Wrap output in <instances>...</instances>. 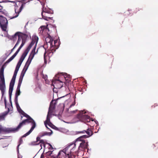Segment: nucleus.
Listing matches in <instances>:
<instances>
[{
    "instance_id": "nucleus-9",
    "label": "nucleus",
    "mask_w": 158,
    "mask_h": 158,
    "mask_svg": "<svg viewBox=\"0 0 158 158\" xmlns=\"http://www.w3.org/2000/svg\"><path fill=\"white\" fill-rule=\"evenodd\" d=\"M86 111L85 110L80 111V121L81 120L83 121L85 120H88V119L89 121L90 120L89 117L86 114ZM87 121H89L87 120Z\"/></svg>"
},
{
    "instance_id": "nucleus-3",
    "label": "nucleus",
    "mask_w": 158,
    "mask_h": 158,
    "mask_svg": "<svg viewBox=\"0 0 158 158\" xmlns=\"http://www.w3.org/2000/svg\"><path fill=\"white\" fill-rule=\"evenodd\" d=\"M38 40V38L37 37H35L34 39H33L32 40L31 42L30 43L29 45L25 50L23 52L22 55L19 60L16 67L19 68L22 63L24 60L25 57L27 56L28 53L29 52L31 47L34 45V44L36 43V44L34 47L33 49L34 48V47L36 46V44L37 43Z\"/></svg>"
},
{
    "instance_id": "nucleus-16",
    "label": "nucleus",
    "mask_w": 158,
    "mask_h": 158,
    "mask_svg": "<svg viewBox=\"0 0 158 158\" xmlns=\"http://www.w3.org/2000/svg\"><path fill=\"white\" fill-rule=\"evenodd\" d=\"M19 31L17 32L15 34L11 36L10 39L13 40V41H16L17 40V37H18L19 38Z\"/></svg>"
},
{
    "instance_id": "nucleus-39",
    "label": "nucleus",
    "mask_w": 158,
    "mask_h": 158,
    "mask_svg": "<svg viewBox=\"0 0 158 158\" xmlns=\"http://www.w3.org/2000/svg\"><path fill=\"white\" fill-rule=\"evenodd\" d=\"M75 104V103H73L70 106V107H71L72 106H74Z\"/></svg>"
},
{
    "instance_id": "nucleus-44",
    "label": "nucleus",
    "mask_w": 158,
    "mask_h": 158,
    "mask_svg": "<svg viewBox=\"0 0 158 158\" xmlns=\"http://www.w3.org/2000/svg\"><path fill=\"white\" fill-rule=\"evenodd\" d=\"M44 8V7L43 8V7H42V8H43V9Z\"/></svg>"
},
{
    "instance_id": "nucleus-24",
    "label": "nucleus",
    "mask_w": 158,
    "mask_h": 158,
    "mask_svg": "<svg viewBox=\"0 0 158 158\" xmlns=\"http://www.w3.org/2000/svg\"><path fill=\"white\" fill-rule=\"evenodd\" d=\"M20 113L24 117H26L27 118L31 117L30 116L25 113L23 110H21V112Z\"/></svg>"
},
{
    "instance_id": "nucleus-8",
    "label": "nucleus",
    "mask_w": 158,
    "mask_h": 158,
    "mask_svg": "<svg viewBox=\"0 0 158 158\" xmlns=\"http://www.w3.org/2000/svg\"><path fill=\"white\" fill-rule=\"evenodd\" d=\"M53 40L51 36L48 34V36L45 38L46 43L47 45L49 44L50 47H52L54 46H56V44L57 43V40H56L54 41V45L53 44L52 42Z\"/></svg>"
},
{
    "instance_id": "nucleus-42",
    "label": "nucleus",
    "mask_w": 158,
    "mask_h": 158,
    "mask_svg": "<svg viewBox=\"0 0 158 158\" xmlns=\"http://www.w3.org/2000/svg\"><path fill=\"white\" fill-rule=\"evenodd\" d=\"M95 123H97V122H97V121H95Z\"/></svg>"
},
{
    "instance_id": "nucleus-25",
    "label": "nucleus",
    "mask_w": 158,
    "mask_h": 158,
    "mask_svg": "<svg viewBox=\"0 0 158 158\" xmlns=\"http://www.w3.org/2000/svg\"><path fill=\"white\" fill-rule=\"evenodd\" d=\"M49 112H48V115L47 117L46 120L44 122V123H47V124L48 123H49L50 122V117H49Z\"/></svg>"
},
{
    "instance_id": "nucleus-37",
    "label": "nucleus",
    "mask_w": 158,
    "mask_h": 158,
    "mask_svg": "<svg viewBox=\"0 0 158 158\" xmlns=\"http://www.w3.org/2000/svg\"><path fill=\"white\" fill-rule=\"evenodd\" d=\"M46 51H45L44 54V61H45V60H46V59H45V58H46Z\"/></svg>"
},
{
    "instance_id": "nucleus-18",
    "label": "nucleus",
    "mask_w": 158,
    "mask_h": 158,
    "mask_svg": "<svg viewBox=\"0 0 158 158\" xmlns=\"http://www.w3.org/2000/svg\"><path fill=\"white\" fill-rule=\"evenodd\" d=\"M51 132H44L41 133L40 134V137H42L43 136H44L45 135H48V136H50L51 135V134L52 133V131L51 130Z\"/></svg>"
},
{
    "instance_id": "nucleus-27",
    "label": "nucleus",
    "mask_w": 158,
    "mask_h": 158,
    "mask_svg": "<svg viewBox=\"0 0 158 158\" xmlns=\"http://www.w3.org/2000/svg\"><path fill=\"white\" fill-rule=\"evenodd\" d=\"M19 144L17 146V149L18 150L19 149V146L22 143H23V140L22 139V138H21L19 140Z\"/></svg>"
},
{
    "instance_id": "nucleus-11",
    "label": "nucleus",
    "mask_w": 158,
    "mask_h": 158,
    "mask_svg": "<svg viewBox=\"0 0 158 158\" xmlns=\"http://www.w3.org/2000/svg\"><path fill=\"white\" fill-rule=\"evenodd\" d=\"M62 83L63 82L61 81L60 80H57L54 82V86L56 88L60 89L63 86Z\"/></svg>"
},
{
    "instance_id": "nucleus-6",
    "label": "nucleus",
    "mask_w": 158,
    "mask_h": 158,
    "mask_svg": "<svg viewBox=\"0 0 158 158\" xmlns=\"http://www.w3.org/2000/svg\"><path fill=\"white\" fill-rule=\"evenodd\" d=\"M4 68L2 66L0 71V78L2 81V83L0 84V89L1 91L2 94L3 96L5 92V89L6 88L5 81L4 76Z\"/></svg>"
},
{
    "instance_id": "nucleus-10",
    "label": "nucleus",
    "mask_w": 158,
    "mask_h": 158,
    "mask_svg": "<svg viewBox=\"0 0 158 158\" xmlns=\"http://www.w3.org/2000/svg\"><path fill=\"white\" fill-rule=\"evenodd\" d=\"M5 115L6 114H4L2 115L0 114V120L4 119ZM10 131V130L9 129L3 128L2 127L1 125H0V133L2 132H8Z\"/></svg>"
},
{
    "instance_id": "nucleus-38",
    "label": "nucleus",
    "mask_w": 158,
    "mask_h": 158,
    "mask_svg": "<svg viewBox=\"0 0 158 158\" xmlns=\"http://www.w3.org/2000/svg\"><path fill=\"white\" fill-rule=\"evenodd\" d=\"M15 79L12 78L11 82L15 83Z\"/></svg>"
},
{
    "instance_id": "nucleus-12",
    "label": "nucleus",
    "mask_w": 158,
    "mask_h": 158,
    "mask_svg": "<svg viewBox=\"0 0 158 158\" xmlns=\"http://www.w3.org/2000/svg\"><path fill=\"white\" fill-rule=\"evenodd\" d=\"M48 29L47 28L46 26H43L40 27L39 29V31H40V33L41 34H43L44 31L45 32H47Z\"/></svg>"
},
{
    "instance_id": "nucleus-21",
    "label": "nucleus",
    "mask_w": 158,
    "mask_h": 158,
    "mask_svg": "<svg viewBox=\"0 0 158 158\" xmlns=\"http://www.w3.org/2000/svg\"><path fill=\"white\" fill-rule=\"evenodd\" d=\"M13 88L12 87H10L9 90V94L10 98V101L11 103V97L12 95V93L13 90Z\"/></svg>"
},
{
    "instance_id": "nucleus-40",
    "label": "nucleus",
    "mask_w": 158,
    "mask_h": 158,
    "mask_svg": "<svg viewBox=\"0 0 158 158\" xmlns=\"http://www.w3.org/2000/svg\"><path fill=\"white\" fill-rule=\"evenodd\" d=\"M49 145L50 146V148H51V149H53V148L52 145L51 144H49Z\"/></svg>"
},
{
    "instance_id": "nucleus-29",
    "label": "nucleus",
    "mask_w": 158,
    "mask_h": 158,
    "mask_svg": "<svg viewBox=\"0 0 158 158\" xmlns=\"http://www.w3.org/2000/svg\"><path fill=\"white\" fill-rule=\"evenodd\" d=\"M18 42H16V44H15V46H14V48L12 49H11V52H12L14 50L15 48L19 44H18Z\"/></svg>"
},
{
    "instance_id": "nucleus-35",
    "label": "nucleus",
    "mask_w": 158,
    "mask_h": 158,
    "mask_svg": "<svg viewBox=\"0 0 158 158\" xmlns=\"http://www.w3.org/2000/svg\"><path fill=\"white\" fill-rule=\"evenodd\" d=\"M17 74L14 73V75L13 76L12 78L16 79V76Z\"/></svg>"
},
{
    "instance_id": "nucleus-36",
    "label": "nucleus",
    "mask_w": 158,
    "mask_h": 158,
    "mask_svg": "<svg viewBox=\"0 0 158 158\" xmlns=\"http://www.w3.org/2000/svg\"><path fill=\"white\" fill-rule=\"evenodd\" d=\"M40 137H37L36 138V142H38V141H40V140H41L40 139Z\"/></svg>"
},
{
    "instance_id": "nucleus-1",
    "label": "nucleus",
    "mask_w": 158,
    "mask_h": 158,
    "mask_svg": "<svg viewBox=\"0 0 158 158\" xmlns=\"http://www.w3.org/2000/svg\"><path fill=\"white\" fill-rule=\"evenodd\" d=\"M35 49L36 46H35L34 48L31 51V52L21 72L19 79V82L16 90L15 100H18V96L20 94V87L22 82L23 77L30 63H31L32 60L34 56L37 52L38 50L36 52H35Z\"/></svg>"
},
{
    "instance_id": "nucleus-13",
    "label": "nucleus",
    "mask_w": 158,
    "mask_h": 158,
    "mask_svg": "<svg viewBox=\"0 0 158 158\" xmlns=\"http://www.w3.org/2000/svg\"><path fill=\"white\" fill-rule=\"evenodd\" d=\"M63 77L64 78L66 83H69L71 81V77L69 75L65 73L63 75Z\"/></svg>"
},
{
    "instance_id": "nucleus-31",
    "label": "nucleus",
    "mask_w": 158,
    "mask_h": 158,
    "mask_svg": "<svg viewBox=\"0 0 158 158\" xmlns=\"http://www.w3.org/2000/svg\"><path fill=\"white\" fill-rule=\"evenodd\" d=\"M14 58L11 56L9 59L6 62V63H8L10 61H11L12 60H13Z\"/></svg>"
},
{
    "instance_id": "nucleus-23",
    "label": "nucleus",
    "mask_w": 158,
    "mask_h": 158,
    "mask_svg": "<svg viewBox=\"0 0 158 158\" xmlns=\"http://www.w3.org/2000/svg\"><path fill=\"white\" fill-rule=\"evenodd\" d=\"M0 14H3L6 16H7L8 15L7 12L5 11L4 10L2 9H0Z\"/></svg>"
},
{
    "instance_id": "nucleus-17",
    "label": "nucleus",
    "mask_w": 158,
    "mask_h": 158,
    "mask_svg": "<svg viewBox=\"0 0 158 158\" xmlns=\"http://www.w3.org/2000/svg\"><path fill=\"white\" fill-rule=\"evenodd\" d=\"M42 12H43L44 13L46 14H52L53 13V11L52 10L46 8H44L43 9Z\"/></svg>"
},
{
    "instance_id": "nucleus-30",
    "label": "nucleus",
    "mask_w": 158,
    "mask_h": 158,
    "mask_svg": "<svg viewBox=\"0 0 158 158\" xmlns=\"http://www.w3.org/2000/svg\"><path fill=\"white\" fill-rule=\"evenodd\" d=\"M15 83H14V82H10V84L9 87L13 88Z\"/></svg>"
},
{
    "instance_id": "nucleus-19",
    "label": "nucleus",
    "mask_w": 158,
    "mask_h": 158,
    "mask_svg": "<svg viewBox=\"0 0 158 158\" xmlns=\"http://www.w3.org/2000/svg\"><path fill=\"white\" fill-rule=\"evenodd\" d=\"M52 153V152L51 151H48L46 152V154H44L45 156L43 154L41 155L40 158H47V156H51Z\"/></svg>"
},
{
    "instance_id": "nucleus-33",
    "label": "nucleus",
    "mask_w": 158,
    "mask_h": 158,
    "mask_svg": "<svg viewBox=\"0 0 158 158\" xmlns=\"http://www.w3.org/2000/svg\"><path fill=\"white\" fill-rule=\"evenodd\" d=\"M19 68L16 67L15 69V70L14 73L17 74V73L18 72V71H19Z\"/></svg>"
},
{
    "instance_id": "nucleus-22",
    "label": "nucleus",
    "mask_w": 158,
    "mask_h": 158,
    "mask_svg": "<svg viewBox=\"0 0 158 158\" xmlns=\"http://www.w3.org/2000/svg\"><path fill=\"white\" fill-rule=\"evenodd\" d=\"M15 102L17 110L20 113L21 112V110H22L21 109L19 105V104L18 102V100H15Z\"/></svg>"
},
{
    "instance_id": "nucleus-20",
    "label": "nucleus",
    "mask_w": 158,
    "mask_h": 158,
    "mask_svg": "<svg viewBox=\"0 0 158 158\" xmlns=\"http://www.w3.org/2000/svg\"><path fill=\"white\" fill-rule=\"evenodd\" d=\"M79 121V113H77V115L73 119V123H76Z\"/></svg>"
},
{
    "instance_id": "nucleus-15",
    "label": "nucleus",
    "mask_w": 158,
    "mask_h": 158,
    "mask_svg": "<svg viewBox=\"0 0 158 158\" xmlns=\"http://www.w3.org/2000/svg\"><path fill=\"white\" fill-rule=\"evenodd\" d=\"M41 15L42 18L45 20L48 21L49 19H51L52 18L48 16L47 14L44 13L43 12H42Z\"/></svg>"
},
{
    "instance_id": "nucleus-14",
    "label": "nucleus",
    "mask_w": 158,
    "mask_h": 158,
    "mask_svg": "<svg viewBox=\"0 0 158 158\" xmlns=\"http://www.w3.org/2000/svg\"><path fill=\"white\" fill-rule=\"evenodd\" d=\"M52 101H51L50 104L48 112L49 113H52L53 110H54L55 108V104H56V103H54V104H53L52 103Z\"/></svg>"
},
{
    "instance_id": "nucleus-32",
    "label": "nucleus",
    "mask_w": 158,
    "mask_h": 158,
    "mask_svg": "<svg viewBox=\"0 0 158 158\" xmlns=\"http://www.w3.org/2000/svg\"><path fill=\"white\" fill-rule=\"evenodd\" d=\"M47 124L51 127L53 128L54 127H55L51 122L48 123Z\"/></svg>"
},
{
    "instance_id": "nucleus-28",
    "label": "nucleus",
    "mask_w": 158,
    "mask_h": 158,
    "mask_svg": "<svg viewBox=\"0 0 158 158\" xmlns=\"http://www.w3.org/2000/svg\"><path fill=\"white\" fill-rule=\"evenodd\" d=\"M78 112L79 113V112L78 111V110H75L71 111L70 112V113L73 114H77Z\"/></svg>"
},
{
    "instance_id": "nucleus-4",
    "label": "nucleus",
    "mask_w": 158,
    "mask_h": 158,
    "mask_svg": "<svg viewBox=\"0 0 158 158\" xmlns=\"http://www.w3.org/2000/svg\"><path fill=\"white\" fill-rule=\"evenodd\" d=\"M90 130H89V129H88L87 131L84 130L82 131H80V134L86 133L88 135H80V142H81L80 143V147H81L83 148H87L88 145V143H86L85 141V140L82 139L87 138L92 135L93 133L92 132H91V134L90 135Z\"/></svg>"
},
{
    "instance_id": "nucleus-26",
    "label": "nucleus",
    "mask_w": 158,
    "mask_h": 158,
    "mask_svg": "<svg viewBox=\"0 0 158 158\" xmlns=\"http://www.w3.org/2000/svg\"><path fill=\"white\" fill-rule=\"evenodd\" d=\"M21 49V48H20L19 47V48H18V49L16 52L12 56H11L13 58H14L18 54V52Z\"/></svg>"
},
{
    "instance_id": "nucleus-34",
    "label": "nucleus",
    "mask_w": 158,
    "mask_h": 158,
    "mask_svg": "<svg viewBox=\"0 0 158 158\" xmlns=\"http://www.w3.org/2000/svg\"><path fill=\"white\" fill-rule=\"evenodd\" d=\"M40 143H42L45 145V142L44 140L41 139V140H40V142L38 143V144H39Z\"/></svg>"
},
{
    "instance_id": "nucleus-7",
    "label": "nucleus",
    "mask_w": 158,
    "mask_h": 158,
    "mask_svg": "<svg viewBox=\"0 0 158 158\" xmlns=\"http://www.w3.org/2000/svg\"><path fill=\"white\" fill-rule=\"evenodd\" d=\"M8 23V21L6 18L0 14V27L2 31H6Z\"/></svg>"
},
{
    "instance_id": "nucleus-41",
    "label": "nucleus",
    "mask_w": 158,
    "mask_h": 158,
    "mask_svg": "<svg viewBox=\"0 0 158 158\" xmlns=\"http://www.w3.org/2000/svg\"><path fill=\"white\" fill-rule=\"evenodd\" d=\"M44 124H45V126L48 129H49V128H48V127H47V123H44Z\"/></svg>"
},
{
    "instance_id": "nucleus-2",
    "label": "nucleus",
    "mask_w": 158,
    "mask_h": 158,
    "mask_svg": "<svg viewBox=\"0 0 158 158\" xmlns=\"http://www.w3.org/2000/svg\"><path fill=\"white\" fill-rule=\"evenodd\" d=\"M31 123L32 125V126L30 129V130L24 135L22 137H24L29 135L33 130L36 126V124L34 120L31 118H29L27 119L23 120L21 123H20L18 126L15 128H14L12 130L11 128H8L9 129L10 131L8 132H5L9 133L12 131H18L23 125H26L27 123Z\"/></svg>"
},
{
    "instance_id": "nucleus-5",
    "label": "nucleus",
    "mask_w": 158,
    "mask_h": 158,
    "mask_svg": "<svg viewBox=\"0 0 158 158\" xmlns=\"http://www.w3.org/2000/svg\"><path fill=\"white\" fill-rule=\"evenodd\" d=\"M19 38H18L17 42H19L18 44H19L21 41V39H22V44L19 47L21 48L25 44L27 38L29 36H30V35L29 33L27 32L25 33L19 32Z\"/></svg>"
},
{
    "instance_id": "nucleus-43",
    "label": "nucleus",
    "mask_w": 158,
    "mask_h": 158,
    "mask_svg": "<svg viewBox=\"0 0 158 158\" xmlns=\"http://www.w3.org/2000/svg\"><path fill=\"white\" fill-rule=\"evenodd\" d=\"M21 119H22V118H23V117L22 116H21Z\"/></svg>"
}]
</instances>
